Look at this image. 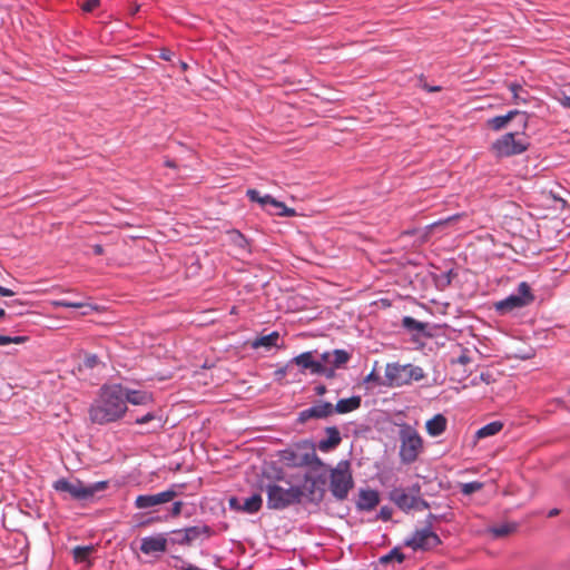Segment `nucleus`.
Instances as JSON below:
<instances>
[{
	"mask_svg": "<svg viewBox=\"0 0 570 570\" xmlns=\"http://www.w3.org/2000/svg\"><path fill=\"white\" fill-rule=\"evenodd\" d=\"M127 410L124 385L119 383L104 384L89 407V419L95 424L105 425L121 420Z\"/></svg>",
	"mask_w": 570,
	"mask_h": 570,
	"instance_id": "1",
	"label": "nucleus"
},
{
	"mask_svg": "<svg viewBox=\"0 0 570 570\" xmlns=\"http://www.w3.org/2000/svg\"><path fill=\"white\" fill-rule=\"evenodd\" d=\"M267 494V508L272 510H284L289 505L302 502L304 497L303 488L291 485L284 488L277 483L271 482L265 487Z\"/></svg>",
	"mask_w": 570,
	"mask_h": 570,
	"instance_id": "2",
	"label": "nucleus"
},
{
	"mask_svg": "<svg viewBox=\"0 0 570 570\" xmlns=\"http://www.w3.org/2000/svg\"><path fill=\"white\" fill-rule=\"evenodd\" d=\"M424 377L425 373L421 366L410 363H387L385 367V381L383 385L389 387H400L403 385H409L412 382L421 381Z\"/></svg>",
	"mask_w": 570,
	"mask_h": 570,
	"instance_id": "3",
	"label": "nucleus"
},
{
	"mask_svg": "<svg viewBox=\"0 0 570 570\" xmlns=\"http://www.w3.org/2000/svg\"><path fill=\"white\" fill-rule=\"evenodd\" d=\"M530 147L524 130L522 132H507L492 142L491 150L498 158H508L521 155Z\"/></svg>",
	"mask_w": 570,
	"mask_h": 570,
	"instance_id": "4",
	"label": "nucleus"
},
{
	"mask_svg": "<svg viewBox=\"0 0 570 570\" xmlns=\"http://www.w3.org/2000/svg\"><path fill=\"white\" fill-rule=\"evenodd\" d=\"M108 487L107 481H98L85 484L80 480L69 481L67 479H59L53 483V488L58 492H66L73 500L88 501L91 500L96 493L104 491Z\"/></svg>",
	"mask_w": 570,
	"mask_h": 570,
	"instance_id": "5",
	"label": "nucleus"
},
{
	"mask_svg": "<svg viewBox=\"0 0 570 570\" xmlns=\"http://www.w3.org/2000/svg\"><path fill=\"white\" fill-rule=\"evenodd\" d=\"M399 436L401 442L399 451L401 462L404 464L415 462L423 450V440L421 435L413 426L403 424Z\"/></svg>",
	"mask_w": 570,
	"mask_h": 570,
	"instance_id": "6",
	"label": "nucleus"
},
{
	"mask_svg": "<svg viewBox=\"0 0 570 570\" xmlns=\"http://www.w3.org/2000/svg\"><path fill=\"white\" fill-rule=\"evenodd\" d=\"M279 460L291 468L322 465V461L315 453V449H305L302 444H296L294 448L281 451Z\"/></svg>",
	"mask_w": 570,
	"mask_h": 570,
	"instance_id": "7",
	"label": "nucleus"
},
{
	"mask_svg": "<svg viewBox=\"0 0 570 570\" xmlns=\"http://www.w3.org/2000/svg\"><path fill=\"white\" fill-rule=\"evenodd\" d=\"M534 299L531 287L527 282H521L515 292L508 297L495 303V311L500 314H507L514 309L528 306Z\"/></svg>",
	"mask_w": 570,
	"mask_h": 570,
	"instance_id": "8",
	"label": "nucleus"
},
{
	"mask_svg": "<svg viewBox=\"0 0 570 570\" xmlns=\"http://www.w3.org/2000/svg\"><path fill=\"white\" fill-rule=\"evenodd\" d=\"M353 485L352 475L348 471L347 463H340L331 472L330 489L332 494L343 500L347 497L350 489Z\"/></svg>",
	"mask_w": 570,
	"mask_h": 570,
	"instance_id": "9",
	"label": "nucleus"
},
{
	"mask_svg": "<svg viewBox=\"0 0 570 570\" xmlns=\"http://www.w3.org/2000/svg\"><path fill=\"white\" fill-rule=\"evenodd\" d=\"M404 544L414 551H428L441 544V539L433 530L422 528L405 539Z\"/></svg>",
	"mask_w": 570,
	"mask_h": 570,
	"instance_id": "10",
	"label": "nucleus"
},
{
	"mask_svg": "<svg viewBox=\"0 0 570 570\" xmlns=\"http://www.w3.org/2000/svg\"><path fill=\"white\" fill-rule=\"evenodd\" d=\"M513 119L518 120V124L522 128V130L527 129L529 116L527 112L520 111L517 109L510 110L505 115H499V116L490 118L488 120V126L492 130L499 131V130L505 128L507 125Z\"/></svg>",
	"mask_w": 570,
	"mask_h": 570,
	"instance_id": "11",
	"label": "nucleus"
},
{
	"mask_svg": "<svg viewBox=\"0 0 570 570\" xmlns=\"http://www.w3.org/2000/svg\"><path fill=\"white\" fill-rule=\"evenodd\" d=\"M177 492L173 489H168L163 492L154 494H140L135 500V507L139 510H147L170 502Z\"/></svg>",
	"mask_w": 570,
	"mask_h": 570,
	"instance_id": "12",
	"label": "nucleus"
},
{
	"mask_svg": "<svg viewBox=\"0 0 570 570\" xmlns=\"http://www.w3.org/2000/svg\"><path fill=\"white\" fill-rule=\"evenodd\" d=\"M333 415L332 403L327 401H318L311 407L298 413L297 422L305 423L308 420H323Z\"/></svg>",
	"mask_w": 570,
	"mask_h": 570,
	"instance_id": "13",
	"label": "nucleus"
},
{
	"mask_svg": "<svg viewBox=\"0 0 570 570\" xmlns=\"http://www.w3.org/2000/svg\"><path fill=\"white\" fill-rule=\"evenodd\" d=\"M389 497L400 510L409 512L413 510V505L415 504L416 495H414V484L407 488H394L390 491Z\"/></svg>",
	"mask_w": 570,
	"mask_h": 570,
	"instance_id": "14",
	"label": "nucleus"
},
{
	"mask_svg": "<svg viewBox=\"0 0 570 570\" xmlns=\"http://www.w3.org/2000/svg\"><path fill=\"white\" fill-rule=\"evenodd\" d=\"M167 550V539L165 534L158 533L155 535L144 537L140 540V551L144 554L151 556L164 553Z\"/></svg>",
	"mask_w": 570,
	"mask_h": 570,
	"instance_id": "15",
	"label": "nucleus"
},
{
	"mask_svg": "<svg viewBox=\"0 0 570 570\" xmlns=\"http://www.w3.org/2000/svg\"><path fill=\"white\" fill-rule=\"evenodd\" d=\"M177 533H183V538L178 540L179 544H190L202 537L209 538L213 534V530L210 527L203 524L185 528L177 531Z\"/></svg>",
	"mask_w": 570,
	"mask_h": 570,
	"instance_id": "16",
	"label": "nucleus"
},
{
	"mask_svg": "<svg viewBox=\"0 0 570 570\" xmlns=\"http://www.w3.org/2000/svg\"><path fill=\"white\" fill-rule=\"evenodd\" d=\"M325 433L326 438L317 442V449L324 453L335 450L342 442L341 432L336 426H327Z\"/></svg>",
	"mask_w": 570,
	"mask_h": 570,
	"instance_id": "17",
	"label": "nucleus"
},
{
	"mask_svg": "<svg viewBox=\"0 0 570 570\" xmlns=\"http://www.w3.org/2000/svg\"><path fill=\"white\" fill-rule=\"evenodd\" d=\"M124 399L125 404L130 403L132 405H147L153 403V394L145 390H131L124 386Z\"/></svg>",
	"mask_w": 570,
	"mask_h": 570,
	"instance_id": "18",
	"label": "nucleus"
},
{
	"mask_svg": "<svg viewBox=\"0 0 570 570\" xmlns=\"http://www.w3.org/2000/svg\"><path fill=\"white\" fill-rule=\"evenodd\" d=\"M380 502V495L376 490H361L357 501V508L362 511L373 510Z\"/></svg>",
	"mask_w": 570,
	"mask_h": 570,
	"instance_id": "19",
	"label": "nucleus"
},
{
	"mask_svg": "<svg viewBox=\"0 0 570 570\" xmlns=\"http://www.w3.org/2000/svg\"><path fill=\"white\" fill-rule=\"evenodd\" d=\"M362 404V397L360 395H353L347 399H341L335 405L332 404L333 414H346L360 409Z\"/></svg>",
	"mask_w": 570,
	"mask_h": 570,
	"instance_id": "20",
	"label": "nucleus"
},
{
	"mask_svg": "<svg viewBox=\"0 0 570 570\" xmlns=\"http://www.w3.org/2000/svg\"><path fill=\"white\" fill-rule=\"evenodd\" d=\"M446 424L448 421L445 416L442 414H436L426 422L425 428L431 436H439L445 431Z\"/></svg>",
	"mask_w": 570,
	"mask_h": 570,
	"instance_id": "21",
	"label": "nucleus"
},
{
	"mask_svg": "<svg viewBox=\"0 0 570 570\" xmlns=\"http://www.w3.org/2000/svg\"><path fill=\"white\" fill-rule=\"evenodd\" d=\"M262 504H263V499H262L261 494L254 493L244 500V502L242 503V509H243V512L253 514L261 510Z\"/></svg>",
	"mask_w": 570,
	"mask_h": 570,
	"instance_id": "22",
	"label": "nucleus"
},
{
	"mask_svg": "<svg viewBox=\"0 0 570 570\" xmlns=\"http://www.w3.org/2000/svg\"><path fill=\"white\" fill-rule=\"evenodd\" d=\"M331 366L341 368L350 361L351 354L345 350L336 348L331 352Z\"/></svg>",
	"mask_w": 570,
	"mask_h": 570,
	"instance_id": "23",
	"label": "nucleus"
},
{
	"mask_svg": "<svg viewBox=\"0 0 570 570\" xmlns=\"http://www.w3.org/2000/svg\"><path fill=\"white\" fill-rule=\"evenodd\" d=\"M502 428L503 424L500 421H493L479 429L475 435L478 439L492 436L499 433L502 430Z\"/></svg>",
	"mask_w": 570,
	"mask_h": 570,
	"instance_id": "24",
	"label": "nucleus"
},
{
	"mask_svg": "<svg viewBox=\"0 0 570 570\" xmlns=\"http://www.w3.org/2000/svg\"><path fill=\"white\" fill-rule=\"evenodd\" d=\"M279 338V334L277 332H272L267 335H264L254 341L253 347L264 346L266 348H271L277 345V341Z\"/></svg>",
	"mask_w": 570,
	"mask_h": 570,
	"instance_id": "25",
	"label": "nucleus"
},
{
	"mask_svg": "<svg viewBox=\"0 0 570 570\" xmlns=\"http://www.w3.org/2000/svg\"><path fill=\"white\" fill-rule=\"evenodd\" d=\"M246 196L250 202L258 203L263 208H266L271 205L273 197L268 194L262 196L256 189H247Z\"/></svg>",
	"mask_w": 570,
	"mask_h": 570,
	"instance_id": "26",
	"label": "nucleus"
},
{
	"mask_svg": "<svg viewBox=\"0 0 570 570\" xmlns=\"http://www.w3.org/2000/svg\"><path fill=\"white\" fill-rule=\"evenodd\" d=\"M269 206L274 208V210L271 212L272 214H275V215H278L282 217H293L296 214L295 209L286 207V205L284 203L275 199L274 197H273V200Z\"/></svg>",
	"mask_w": 570,
	"mask_h": 570,
	"instance_id": "27",
	"label": "nucleus"
},
{
	"mask_svg": "<svg viewBox=\"0 0 570 570\" xmlns=\"http://www.w3.org/2000/svg\"><path fill=\"white\" fill-rule=\"evenodd\" d=\"M402 326L410 332H424L426 324L420 322L411 316H404L402 320Z\"/></svg>",
	"mask_w": 570,
	"mask_h": 570,
	"instance_id": "28",
	"label": "nucleus"
},
{
	"mask_svg": "<svg viewBox=\"0 0 570 570\" xmlns=\"http://www.w3.org/2000/svg\"><path fill=\"white\" fill-rule=\"evenodd\" d=\"M405 556L400 551L399 548H393L389 553L380 557L381 564H387L389 562L395 560L397 563H402Z\"/></svg>",
	"mask_w": 570,
	"mask_h": 570,
	"instance_id": "29",
	"label": "nucleus"
},
{
	"mask_svg": "<svg viewBox=\"0 0 570 570\" xmlns=\"http://www.w3.org/2000/svg\"><path fill=\"white\" fill-rule=\"evenodd\" d=\"M53 305L59 306V307H66V308H85V307H87L89 309H92V306L89 304H86V303L79 302V301H69L66 298L55 301Z\"/></svg>",
	"mask_w": 570,
	"mask_h": 570,
	"instance_id": "30",
	"label": "nucleus"
},
{
	"mask_svg": "<svg viewBox=\"0 0 570 570\" xmlns=\"http://www.w3.org/2000/svg\"><path fill=\"white\" fill-rule=\"evenodd\" d=\"M313 354L314 352H304L297 356H295L291 362L295 363L297 366H299L302 370H307V367L311 365V362L313 361Z\"/></svg>",
	"mask_w": 570,
	"mask_h": 570,
	"instance_id": "31",
	"label": "nucleus"
},
{
	"mask_svg": "<svg viewBox=\"0 0 570 570\" xmlns=\"http://www.w3.org/2000/svg\"><path fill=\"white\" fill-rule=\"evenodd\" d=\"M414 495L415 498V504L413 505V510H425L429 509L430 504L428 501H425L421 495V485L419 483H414Z\"/></svg>",
	"mask_w": 570,
	"mask_h": 570,
	"instance_id": "32",
	"label": "nucleus"
},
{
	"mask_svg": "<svg viewBox=\"0 0 570 570\" xmlns=\"http://www.w3.org/2000/svg\"><path fill=\"white\" fill-rule=\"evenodd\" d=\"M92 551V547L90 546H78L73 549V558L77 562L86 561L90 552Z\"/></svg>",
	"mask_w": 570,
	"mask_h": 570,
	"instance_id": "33",
	"label": "nucleus"
},
{
	"mask_svg": "<svg viewBox=\"0 0 570 570\" xmlns=\"http://www.w3.org/2000/svg\"><path fill=\"white\" fill-rule=\"evenodd\" d=\"M514 529V524L503 523L500 525L492 527L490 531L494 537H504L511 533Z\"/></svg>",
	"mask_w": 570,
	"mask_h": 570,
	"instance_id": "34",
	"label": "nucleus"
},
{
	"mask_svg": "<svg viewBox=\"0 0 570 570\" xmlns=\"http://www.w3.org/2000/svg\"><path fill=\"white\" fill-rule=\"evenodd\" d=\"M482 487H483V484L481 482H478V481L462 483L461 484V492L464 495H470V494L479 491L480 489H482Z\"/></svg>",
	"mask_w": 570,
	"mask_h": 570,
	"instance_id": "35",
	"label": "nucleus"
},
{
	"mask_svg": "<svg viewBox=\"0 0 570 570\" xmlns=\"http://www.w3.org/2000/svg\"><path fill=\"white\" fill-rule=\"evenodd\" d=\"M26 337L23 336H9V335H0V345H9V344H20L24 342Z\"/></svg>",
	"mask_w": 570,
	"mask_h": 570,
	"instance_id": "36",
	"label": "nucleus"
},
{
	"mask_svg": "<svg viewBox=\"0 0 570 570\" xmlns=\"http://www.w3.org/2000/svg\"><path fill=\"white\" fill-rule=\"evenodd\" d=\"M82 364L87 368H94L99 364V358L96 354H86Z\"/></svg>",
	"mask_w": 570,
	"mask_h": 570,
	"instance_id": "37",
	"label": "nucleus"
},
{
	"mask_svg": "<svg viewBox=\"0 0 570 570\" xmlns=\"http://www.w3.org/2000/svg\"><path fill=\"white\" fill-rule=\"evenodd\" d=\"M100 6V0H85L81 3V9L85 12H92Z\"/></svg>",
	"mask_w": 570,
	"mask_h": 570,
	"instance_id": "38",
	"label": "nucleus"
},
{
	"mask_svg": "<svg viewBox=\"0 0 570 570\" xmlns=\"http://www.w3.org/2000/svg\"><path fill=\"white\" fill-rule=\"evenodd\" d=\"M323 364L321 361H316L313 358L311 362V365L307 367L311 374L318 375L321 372H323Z\"/></svg>",
	"mask_w": 570,
	"mask_h": 570,
	"instance_id": "39",
	"label": "nucleus"
},
{
	"mask_svg": "<svg viewBox=\"0 0 570 570\" xmlns=\"http://www.w3.org/2000/svg\"><path fill=\"white\" fill-rule=\"evenodd\" d=\"M316 489V480L305 476L304 490L308 491L309 495L314 497Z\"/></svg>",
	"mask_w": 570,
	"mask_h": 570,
	"instance_id": "40",
	"label": "nucleus"
},
{
	"mask_svg": "<svg viewBox=\"0 0 570 570\" xmlns=\"http://www.w3.org/2000/svg\"><path fill=\"white\" fill-rule=\"evenodd\" d=\"M392 514H393L392 508L384 505L380 509L377 518L383 521H389L392 519Z\"/></svg>",
	"mask_w": 570,
	"mask_h": 570,
	"instance_id": "41",
	"label": "nucleus"
},
{
	"mask_svg": "<svg viewBox=\"0 0 570 570\" xmlns=\"http://www.w3.org/2000/svg\"><path fill=\"white\" fill-rule=\"evenodd\" d=\"M156 419V415L155 413L153 412H148L147 414L142 415V416H139L135 420V423L138 424V425H142V424H146L153 420Z\"/></svg>",
	"mask_w": 570,
	"mask_h": 570,
	"instance_id": "42",
	"label": "nucleus"
},
{
	"mask_svg": "<svg viewBox=\"0 0 570 570\" xmlns=\"http://www.w3.org/2000/svg\"><path fill=\"white\" fill-rule=\"evenodd\" d=\"M375 383V384H383L384 382H381V377L379 374H376L375 370H373L371 373H368L365 379L364 383Z\"/></svg>",
	"mask_w": 570,
	"mask_h": 570,
	"instance_id": "43",
	"label": "nucleus"
},
{
	"mask_svg": "<svg viewBox=\"0 0 570 570\" xmlns=\"http://www.w3.org/2000/svg\"><path fill=\"white\" fill-rule=\"evenodd\" d=\"M183 509V502L181 501H175L171 505V509L169 511V517H178L181 513Z\"/></svg>",
	"mask_w": 570,
	"mask_h": 570,
	"instance_id": "44",
	"label": "nucleus"
},
{
	"mask_svg": "<svg viewBox=\"0 0 570 570\" xmlns=\"http://www.w3.org/2000/svg\"><path fill=\"white\" fill-rule=\"evenodd\" d=\"M441 519V515H436V514H433V513H429L426 515V519H425V525L424 528H429L430 530H432L433 528V524L435 521L440 520Z\"/></svg>",
	"mask_w": 570,
	"mask_h": 570,
	"instance_id": "45",
	"label": "nucleus"
},
{
	"mask_svg": "<svg viewBox=\"0 0 570 570\" xmlns=\"http://www.w3.org/2000/svg\"><path fill=\"white\" fill-rule=\"evenodd\" d=\"M228 504H229V508H230L232 510H235V511H243V509H242V502H240V501H239V499H238V498H236V497H232V498H229V500H228Z\"/></svg>",
	"mask_w": 570,
	"mask_h": 570,
	"instance_id": "46",
	"label": "nucleus"
},
{
	"mask_svg": "<svg viewBox=\"0 0 570 570\" xmlns=\"http://www.w3.org/2000/svg\"><path fill=\"white\" fill-rule=\"evenodd\" d=\"M335 367L326 366L323 364V372L320 375H324L326 379H333L335 376Z\"/></svg>",
	"mask_w": 570,
	"mask_h": 570,
	"instance_id": "47",
	"label": "nucleus"
},
{
	"mask_svg": "<svg viewBox=\"0 0 570 570\" xmlns=\"http://www.w3.org/2000/svg\"><path fill=\"white\" fill-rule=\"evenodd\" d=\"M456 218H458V215L450 216V217H448L445 219H441L439 222H435V223L429 225V228L433 229V228L439 227L441 225L448 224L449 222H452V220H454Z\"/></svg>",
	"mask_w": 570,
	"mask_h": 570,
	"instance_id": "48",
	"label": "nucleus"
},
{
	"mask_svg": "<svg viewBox=\"0 0 570 570\" xmlns=\"http://www.w3.org/2000/svg\"><path fill=\"white\" fill-rule=\"evenodd\" d=\"M331 352H324L321 354V362L324 363L326 366H331Z\"/></svg>",
	"mask_w": 570,
	"mask_h": 570,
	"instance_id": "49",
	"label": "nucleus"
},
{
	"mask_svg": "<svg viewBox=\"0 0 570 570\" xmlns=\"http://www.w3.org/2000/svg\"><path fill=\"white\" fill-rule=\"evenodd\" d=\"M510 90L512 91L514 99H519L518 91L521 90V86L518 85V83H511L510 85Z\"/></svg>",
	"mask_w": 570,
	"mask_h": 570,
	"instance_id": "50",
	"label": "nucleus"
},
{
	"mask_svg": "<svg viewBox=\"0 0 570 570\" xmlns=\"http://www.w3.org/2000/svg\"><path fill=\"white\" fill-rule=\"evenodd\" d=\"M13 295H14L13 291H11L10 288L0 286V296L8 297V296H13Z\"/></svg>",
	"mask_w": 570,
	"mask_h": 570,
	"instance_id": "51",
	"label": "nucleus"
},
{
	"mask_svg": "<svg viewBox=\"0 0 570 570\" xmlns=\"http://www.w3.org/2000/svg\"><path fill=\"white\" fill-rule=\"evenodd\" d=\"M314 390H315V393L320 396L324 395L327 391L326 386L323 384L316 385Z\"/></svg>",
	"mask_w": 570,
	"mask_h": 570,
	"instance_id": "52",
	"label": "nucleus"
},
{
	"mask_svg": "<svg viewBox=\"0 0 570 570\" xmlns=\"http://www.w3.org/2000/svg\"><path fill=\"white\" fill-rule=\"evenodd\" d=\"M92 253H94L95 255H102V254H104V247H102V245H100V244H95V245L92 246Z\"/></svg>",
	"mask_w": 570,
	"mask_h": 570,
	"instance_id": "53",
	"label": "nucleus"
},
{
	"mask_svg": "<svg viewBox=\"0 0 570 570\" xmlns=\"http://www.w3.org/2000/svg\"><path fill=\"white\" fill-rule=\"evenodd\" d=\"M560 513V510L554 508V509H551L549 512H548V517L549 518H552V517H556Z\"/></svg>",
	"mask_w": 570,
	"mask_h": 570,
	"instance_id": "54",
	"label": "nucleus"
},
{
	"mask_svg": "<svg viewBox=\"0 0 570 570\" xmlns=\"http://www.w3.org/2000/svg\"><path fill=\"white\" fill-rule=\"evenodd\" d=\"M165 166L170 167V168H174V167H176V164H175V161H174V160L167 159V160L165 161Z\"/></svg>",
	"mask_w": 570,
	"mask_h": 570,
	"instance_id": "55",
	"label": "nucleus"
},
{
	"mask_svg": "<svg viewBox=\"0 0 570 570\" xmlns=\"http://www.w3.org/2000/svg\"><path fill=\"white\" fill-rule=\"evenodd\" d=\"M238 237L240 238V243L239 245L240 246H245V244L247 243V240L244 238V236L242 234H238Z\"/></svg>",
	"mask_w": 570,
	"mask_h": 570,
	"instance_id": "56",
	"label": "nucleus"
},
{
	"mask_svg": "<svg viewBox=\"0 0 570 570\" xmlns=\"http://www.w3.org/2000/svg\"><path fill=\"white\" fill-rule=\"evenodd\" d=\"M163 59L170 60V53L168 51L161 53Z\"/></svg>",
	"mask_w": 570,
	"mask_h": 570,
	"instance_id": "57",
	"label": "nucleus"
},
{
	"mask_svg": "<svg viewBox=\"0 0 570 570\" xmlns=\"http://www.w3.org/2000/svg\"><path fill=\"white\" fill-rule=\"evenodd\" d=\"M426 89L431 92L433 91H439L441 88L440 87H426Z\"/></svg>",
	"mask_w": 570,
	"mask_h": 570,
	"instance_id": "58",
	"label": "nucleus"
},
{
	"mask_svg": "<svg viewBox=\"0 0 570 570\" xmlns=\"http://www.w3.org/2000/svg\"><path fill=\"white\" fill-rule=\"evenodd\" d=\"M488 376H489V375H487V374L482 373V374L480 375V379H481L482 381H484V382H487V383H488V382H489V381H488Z\"/></svg>",
	"mask_w": 570,
	"mask_h": 570,
	"instance_id": "59",
	"label": "nucleus"
},
{
	"mask_svg": "<svg viewBox=\"0 0 570 570\" xmlns=\"http://www.w3.org/2000/svg\"><path fill=\"white\" fill-rule=\"evenodd\" d=\"M459 362L464 364V363L468 362V357L466 356H460Z\"/></svg>",
	"mask_w": 570,
	"mask_h": 570,
	"instance_id": "60",
	"label": "nucleus"
},
{
	"mask_svg": "<svg viewBox=\"0 0 570 570\" xmlns=\"http://www.w3.org/2000/svg\"><path fill=\"white\" fill-rule=\"evenodd\" d=\"M285 373H286V372H285V368H281V370H278V371L276 372V374H277V375H281V376L285 375Z\"/></svg>",
	"mask_w": 570,
	"mask_h": 570,
	"instance_id": "61",
	"label": "nucleus"
},
{
	"mask_svg": "<svg viewBox=\"0 0 570 570\" xmlns=\"http://www.w3.org/2000/svg\"><path fill=\"white\" fill-rule=\"evenodd\" d=\"M4 315H6L4 309H3V308H0V318L4 317Z\"/></svg>",
	"mask_w": 570,
	"mask_h": 570,
	"instance_id": "62",
	"label": "nucleus"
}]
</instances>
